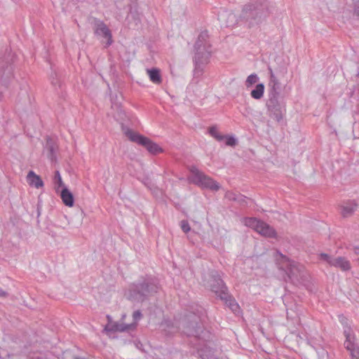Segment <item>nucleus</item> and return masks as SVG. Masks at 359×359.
<instances>
[{
  "instance_id": "1",
  "label": "nucleus",
  "mask_w": 359,
  "mask_h": 359,
  "mask_svg": "<svg viewBox=\"0 0 359 359\" xmlns=\"http://www.w3.org/2000/svg\"><path fill=\"white\" fill-rule=\"evenodd\" d=\"M203 309L199 307L196 312H190L185 315L182 320L183 332L188 337H194L200 342L197 349L200 351L202 359H216L213 351L208 347L203 342L208 341L210 338V333L204 330L203 326L200 323L201 313Z\"/></svg>"
},
{
  "instance_id": "2",
  "label": "nucleus",
  "mask_w": 359,
  "mask_h": 359,
  "mask_svg": "<svg viewBox=\"0 0 359 359\" xmlns=\"http://www.w3.org/2000/svg\"><path fill=\"white\" fill-rule=\"evenodd\" d=\"M207 31L201 32L198 36L194 45V62L195 65L194 75L200 77L203 73L205 65L209 62L211 55V46L209 43Z\"/></svg>"
},
{
  "instance_id": "3",
  "label": "nucleus",
  "mask_w": 359,
  "mask_h": 359,
  "mask_svg": "<svg viewBox=\"0 0 359 359\" xmlns=\"http://www.w3.org/2000/svg\"><path fill=\"white\" fill-rule=\"evenodd\" d=\"M158 289V283L156 280L146 278L142 282L130 285L126 296L131 301L142 302L149 296L156 293Z\"/></svg>"
},
{
  "instance_id": "4",
  "label": "nucleus",
  "mask_w": 359,
  "mask_h": 359,
  "mask_svg": "<svg viewBox=\"0 0 359 359\" xmlns=\"http://www.w3.org/2000/svg\"><path fill=\"white\" fill-rule=\"evenodd\" d=\"M125 134L131 142L145 147L151 154L156 155L163 151V149L156 143L137 132L127 129Z\"/></svg>"
},
{
  "instance_id": "5",
  "label": "nucleus",
  "mask_w": 359,
  "mask_h": 359,
  "mask_svg": "<svg viewBox=\"0 0 359 359\" xmlns=\"http://www.w3.org/2000/svg\"><path fill=\"white\" fill-rule=\"evenodd\" d=\"M189 171L191 176L189 177V180L191 183L202 188L209 189L212 191H217L219 189V186L216 182L205 175L204 172L199 170L196 167L191 166Z\"/></svg>"
},
{
  "instance_id": "6",
  "label": "nucleus",
  "mask_w": 359,
  "mask_h": 359,
  "mask_svg": "<svg viewBox=\"0 0 359 359\" xmlns=\"http://www.w3.org/2000/svg\"><path fill=\"white\" fill-rule=\"evenodd\" d=\"M243 222L246 226L254 229L263 236L269 238H275L276 236V232L271 226L256 218L248 217L244 219Z\"/></svg>"
},
{
  "instance_id": "7",
  "label": "nucleus",
  "mask_w": 359,
  "mask_h": 359,
  "mask_svg": "<svg viewBox=\"0 0 359 359\" xmlns=\"http://www.w3.org/2000/svg\"><path fill=\"white\" fill-rule=\"evenodd\" d=\"M205 287H210L211 291L214 292L217 297L221 300L224 299L223 280L216 271H212L208 275V279L203 280Z\"/></svg>"
},
{
  "instance_id": "8",
  "label": "nucleus",
  "mask_w": 359,
  "mask_h": 359,
  "mask_svg": "<svg viewBox=\"0 0 359 359\" xmlns=\"http://www.w3.org/2000/svg\"><path fill=\"white\" fill-rule=\"evenodd\" d=\"M344 334L346 337L344 347L349 351L351 359H359V346L355 344V336L353 330L347 327L344 329Z\"/></svg>"
},
{
  "instance_id": "9",
  "label": "nucleus",
  "mask_w": 359,
  "mask_h": 359,
  "mask_svg": "<svg viewBox=\"0 0 359 359\" xmlns=\"http://www.w3.org/2000/svg\"><path fill=\"white\" fill-rule=\"evenodd\" d=\"M108 323L105 325L104 331L106 332H123L134 330L136 328L135 323L126 324L124 323L113 322L110 316L107 315Z\"/></svg>"
},
{
  "instance_id": "10",
  "label": "nucleus",
  "mask_w": 359,
  "mask_h": 359,
  "mask_svg": "<svg viewBox=\"0 0 359 359\" xmlns=\"http://www.w3.org/2000/svg\"><path fill=\"white\" fill-rule=\"evenodd\" d=\"M320 259L332 266L340 269L341 271H348L351 269L350 262L344 257H332L327 254H321Z\"/></svg>"
},
{
  "instance_id": "11",
  "label": "nucleus",
  "mask_w": 359,
  "mask_h": 359,
  "mask_svg": "<svg viewBox=\"0 0 359 359\" xmlns=\"http://www.w3.org/2000/svg\"><path fill=\"white\" fill-rule=\"evenodd\" d=\"M13 75V68L8 58H0V84L6 85Z\"/></svg>"
},
{
  "instance_id": "12",
  "label": "nucleus",
  "mask_w": 359,
  "mask_h": 359,
  "mask_svg": "<svg viewBox=\"0 0 359 359\" xmlns=\"http://www.w3.org/2000/svg\"><path fill=\"white\" fill-rule=\"evenodd\" d=\"M94 33L96 35L102 36L107 39V46H110L112 43V36L110 29L107 27L105 23L98 19H95L93 22Z\"/></svg>"
},
{
  "instance_id": "13",
  "label": "nucleus",
  "mask_w": 359,
  "mask_h": 359,
  "mask_svg": "<svg viewBox=\"0 0 359 359\" xmlns=\"http://www.w3.org/2000/svg\"><path fill=\"white\" fill-rule=\"evenodd\" d=\"M276 259L279 261L280 267L285 271L288 276L295 275L296 272L299 271L297 264L283 255L278 254Z\"/></svg>"
},
{
  "instance_id": "14",
  "label": "nucleus",
  "mask_w": 359,
  "mask_h": 359,
  "mask_svg": "<svg viewBox=\"0 0 359 359\" xmlns=\"http://www.w3.org/2000/svg\"><path fill=\"white\" fill-rule=\"evenodd\" d=\"M45 149L48 151V154H47L48 158L51 161H55L56 151L57 149V147L56 144L55 143V142L50 137H47Z\"/></svg>"
},
{
  "instance_id": "15",
  "label": "nucleus",
  "mask_w": 359,
  "mask_h": 359,
  "mask_svg": "<svg viewBox=\"0 0 359 359\" xmlns=\"http://www.w3.org/2000/svg\"><path fill=\"white\" fill-rule=\"evenodd\" d=\"M27 180L28 182V184L31 187H34L35 188H40L43 187V182L41 180V178L36 175L34 171L30 170L27 176Z\"/></svg>"
},
{
  "instance_id": "16",
  "label": "nucleus",
  "mask_w": 359,
  "mask_h": 359,
  "mask_svg": "<svg viewBox=\"0 0 359 359\" xmlns=\"http://www.w3.org/2000/svg\"><path fill=\"white\" fill-rule=\"evenodd\" d=\"M147 73L149 77L150 81L154 84H161L162 83V77L159 69L154 67L147 69Z\"/></svg>"
},
{
  "instance_id": "17",
  "label": "nucleus",
  "mask_w": 359,
  "mask_h": 359,
  "mask_svg": "<svg viewBox=\"0 0 359 359\" xmlns=\"http://www.w3.org/2000/svg\"><path fill=\"white\" fill-rule=\"evenodd\" d=\"M60 196L65 205L68 207H72L74 205V196L67 187H63L60 193Z\"/></svg>"
},
{
  "instance_id": "18",
  "label": "nucleus",
  "mask_w": 359,
  "mask_h": 359,
  "mask_svg": "<svg viewBox=\"0 0 359 359\" xmlns=\"http://www.w3.org/2000/svg\"><path fill=\"white\" fill-rule=\"evenodd\" d=\"M111 108L113 110L116 111L113 116L118 121H123L125 120L126 115L124 111L123 110L121 104L113 103L111 105Z\"/></svg>"
},
{
  "instance_id": "19",
  "label": "nucleus",
  "mask_w": 359,
  "mask_h": 359,
  "mask_svg": "<svg viewBox=\"0 0 359 359\" xmlns=\"http://www.w3.org/2000/svg\"><path fill=\"white\" fill-rule=\"evenodd\" d=\"M357 209V205L354 203H347L341 208V214L344 217H348L353 214Z\"/></svg>"
},
{
  "instance_id": "20",
  "label": "nucleus",
  "mask_w": 359,
  "mask_h": 359,
  "mask_svg": "<svg viewBox=\"0 0 359 359\" xmlns=\"http://www.w3.org/2000/svg\"><path fill=\"white\" fill-rule=\"evenodd\" d=\"M264 93V85L263 83H259L256 86L255 88L250 93L252 97L256 100L261 99Z\"/></svg>"
},
{
  "instance_id": "21",
  "label": "nucleus",
  "mask_w": 359,
  "mask_h": 359,
  "mask_svg": "<svg viewBox=\"0 0 359 359\" xmlns=\"http://www.w3.org/2000/svg\"><path fill=\"white\" fill-rule=\"evenodd\" d=\"M226 305L236 314L240 313V306L231 297H226Z\"/></svg>"
},
{
  "instance_id": "22",
  "label": "nucleus",
  "mask_w": 359,
  "mask_h": 359,
  "mask_svg": "<svg viewBox=\"0 0 359 359\" xmlns=\"http://www.w3.org/2000/svg\"><path fill=\"white\" fill-rule=\"evenodd\" d=\"M209 134L214 137L215 140H217L219 142L222 141L224 140V135L222 134H220L218 131L217 126H212L209 128L208 130Z\"/></svg>"
},
{
  "instance_id": "23",
  "label": "nucleus",
  "mask_w": 359,
  "mask_h": 359,
  "mask_svg": "<svg viewBox=\"0 0 359 359\" xmlns=\"http://www.w3.org/2000/svg\"><path fill=\"white\" fill-rule=\"evenodd\" d=\"M53 181H54V183H55V188L57 191H58V189L60 187H65V185H64V183L62 182L60 173V172L58 170H56L55 172V175H54Z\"/></svg>"
},
{
  "instance_id": "24",
  "label": "nucleus",
  "mask_w": 359,
  "mask_h": 359,
  "mask_svg": "<svg viewBox=\"0 0 359 359\" xmlns=\"http://www.w3.org/2000/svg\"><path fill=\"white\" fill-rule=\"evenodd\" d=\"M259 80V78L257 74H252L250 76H248L246 81H245V86L246 87L250 88L252 85L255 84Z\"/></svg>"
},
{
  "instance_id": "25",
  "label": "nucleus",
  "mask_w": 359,
  "mask_h": 359,
  "mask_svg": "<svg viewBox=\"0 0 359 359\" xmlns=\"http://www.w3.org/2000/svg\"><path fill=\"white\" fill-rule=\"evenodd\" d=\"M142 318V314L140 310H137L133 313V323L137 325V322Z\"/></svg>"
},
{
  "instance_id": "26",
  "label": "nucleus",
  "mask_w": 359,
  "mask_h": 359,
  "mask_svg": "<svg viewBox=\"0 0 359 359\" xmlns=\"http://www.w3.org/2000/svg\"><path fill=\"white\" fill-rule=\"evenodd\" d=\"M51 83L54 86H58L60 88L61 87V83L59 81L57 74L56 73H54L51 76Z\"/></svg>"
},
{
  "instance_id": "27",
  "label": "nucleus",
  "mask_w": 359,
  "mask_h": 359,
  "mask_svg": "<svg viewBox=\"0 0 359 359\" xmlns=\"http://www.w3.org/2000/svg\"><path fill=\"white\" fill-rule=\"evenodd\" d=\"M181 228L184 233H187L191 230L189 224L187 220L181 221Z\"/></svg>"
},
{
  "instance_id": "28",
  "label": "nucleus",
  "mask_w": 359,
  "mask_h": 359,
  "mask_svg": "<svg viewBox=\"0 0 359 359\" xmlns=\"http://www.w3.org/2000/svg\"><path fill=\"white\" fill-rule=\"evenodd\" d=\"M226 144L234 146L236 144V140L231 136H226Z\"/></svg>"
},
{
  "instance_id": "29",
  "label": "nucleus",
  "mask_w": 359,
  "mask_h": 359,
  "mask_svg": "<svg viewBox=\"0 0 359 359\" xmlns=\"http://www.w3.org/2000/svg\"><path fill=\"white\" fill-rule=\"evenodd\" d=\"M8 295V292L0 288V297H7Z\"/></svg>"
},
{
  "instance_id": "30",
  "label": "nucleus",
  "mask_w": 359,
  "mask_h": 359,
  "mask_svg": "<svg viewBox=\"0 0 359 359\" xmlns=\"http://www.w3.org/2000/svg\"><path fill=\"white\" fill-rule=\"evenodd\" d=\"M355 13L356 15L359 16V4L356 5L355 6Z\"/></svg>"
},
{
  "instance_id": "31",
  "label": "nucleus",
  "mask_w": 359,
  "mask_h": 359,
  "mask_svg": "<svg viewBox=\"0 0 359 359\" xmlns=\"http://www.w3.org/2000/svg\"><path fill=\"white\" fill-rule=\"evenodd\" d=\"M226 197H228L229 199H235L234 198H231V196H229V194H226Z\"/></svg>"
}]
</instances>
